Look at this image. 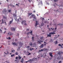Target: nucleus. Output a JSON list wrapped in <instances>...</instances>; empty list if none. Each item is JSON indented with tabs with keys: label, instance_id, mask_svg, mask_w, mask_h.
<instances>
[{
	"label": "nucleus",
	"instance_id": "f257e3e1",
	"mask_svg": "<svg viewBox=\"0 0 63 63\" xmlns=\"http://www.w3.org/2000/svg\"><path fill=\"white\" fill-rule=\"evenodd\" d=\"M43 42L42 41H41V40H40L39 39L38 40L37 43H38V44H41V43H43Z\"/></svg>",
	"mask_w": 63,
	"mask_h": 63
},
{
	"label": "nucleus",
	"instance_id": "f03ea898",
	"mask_svg": "<svg viewBox=\"0 0 63 63\" xmlns=\"http://www.w3.org/2000/svg\"><path fill=\"white\" fill-rule=\"evenodd\" d=\"M58 25H59L60 26L61 28H63V24L59 23V24H58L57 25V26H58Z\"/></svg>",
	"mask_w": 63,
	"mask_h": 63
},
{
	"label": "nucleus",
	"instance_id": "7ed1b4c3",
	"mask_svg": "<svg viewBox=\"0 0 63 63\" xmlns=\"http://www.w3.org/2000/svg\"><path fill=\"white\" fill-rule=\"evenodd\" d=\"M12 44L13 45H15L16 46H17L18 45V43H16L15 42H12Z\"/></svg>",
	"mask_w": 63,
	"mask_h": 63
},
{
	"label": "nucleus",
	"instance_id": "20e7f679",
	"mask_svg": "<svg viewBox=\"0 0 63 63\" xmlns=\"http://www.w3.org/2000/svg\"><path fill=\"white\" fill-rule=\"evenodd\" d=\"M16 28L13 27H11V30L12 31H15L16 30Z\"/></svg>",
	"mask_w": 63,
	"mask_h": 63
},
{
	"label": "nucleus",
	"instance_id": "39448f33",
	"mask_svg": "<svg viewBox=\"0 0 63 63\" xmlns=\"http://www.w3.org/2000/svg\"><path fill=\"white\" fill-rule=\"evenodd\" d=\"M7 12V11L6 9H4V10L2 11L3 13L4 14H5L6 13V12Z\"/></svg>",
	"mask_w": 63,
	"mask_h": 63
},
{
	"label": "nucleus",
	"instance_id": "423d86ee",
	"mask_svg": "<svg viewBox=\"0 0 63 63\" xmlns=\"http://www.w3.org/2000/svg\"><path fill=\"white\" fill-rule=\"evenodd\" d=\"M19 45L21 47V46H22V45H23V44L21 43V42H19Z\"/></svg>",
	"mask_w": 63,
	"mask_h": 63
},
{
	"label": "nucleus",
	"instance_id": "0eeeda50",
	"mask_svg": "<svg viewBox=\"0 0 63 63\" xmlns=\"http://www.w3.org/2000/svg\"><path fill=\"white\" fill-rule=\"evenodd\" d=\"M44 18H43L42 19V23H41V25L42 26H43L44 25V23H43V20H44Z\"/></svg>",
	"mask_w": 63,
	"mask_h": 63
},
{
	"label": "nucleus",
	"instance_id": "6e6552de",
	"mask_svg": "<svg viewBox=\"0 0 63 63\" xmlns=\"http://www.w3.org/2000/svg\"><path fill=\"white\" fill-rule=\"evenodd\" d=\"M31 31V32H28L27 33L28 35V34H29V33H31V34L32 35V31Z\"/></svg>",
	"mask_w": 63,
	"mask_h": 63
},
{
	"label": "nucleus",
	"instance_id": "1a4fd4ad",
	"mask_svg": "<svg viewBox=\"0 0 63 63\" xmlns=\"http://www.w3.org/2000/svg\"><path fill=\"white\" fill-rule=\"evenodd\" d=\"M13 18L12 20L11 21H10L9 22V24H11L12 22H13Z\"/></svg>",
	"mask_w": 63,
	"mask_h": 63
},
{
	"label": "nucleus",
	"instance_id": "9d476101",
	"mask_svg": "<svg viewBox=\"0 0 63 63\" xmlns=\"http://www.w3.org/2000/svg\"><path fill=\"white\" fill-rule=\"evenodd\" d=\"M7 34H8L9 35H12V34L11 32H9L8 33H7Z\"/></svg>",
	"mask_w": 63,
	"mask_h": 63
},
{
	"label": "nucleus",
	"instance_id": "9b49d317",
	"mask_svg": "<svg viewBox=\"0 0 63 63\" xmlns=\"http://www.w3.org/2000/svg\"><path fill=\"white\" fill-rule=\"evenodd\" d=\"M51 34L50 33V32L49 33V34H47V37H51V35L50 34Z\"/></svg>",
	"mask_w": 63,
	"mask_h": 63
},
{
	"label": "nucleus",
	"instance_id": "f8f14e48",
	"mask_svg": "<svg viewBox=\"0 0 63 63\" xmlns=\"http://www.w3.org/2000/svg\"><path fill=\"white\" fill-rule=\"evenodd\" d=\"M48 30H49V31L51 30H52L53 31L54 30V28H53L52 29V28H51V30H50V28H48Z\"/></svg>",
	"mask_w": 63,
	"mask_h": 63
},
{
	"label": "nucleus",
	"instance_id": "ddd939ff",
	"mask_svg": "<svg viewBox=\"0 0 63 63\" xmlns=\"http://www.w3.org/2000/svg\"><path fill=\"white\" fill-rule=\"evenodd\" d=\"M25 22H26V21L25 20H24L22 21V22H21V23L22 24H23L24 23H25Z\"/></svg>",
	"mask_w": 63,
	"mask_h": 63
},
{
	"label": "nucleus",
	"instance_id": "4468645a",
	"mask_svg": "<svg viewBox=\"0 0 63 63\" xmlns=\"http://www.w3.org/2000/svg\"><path fill=\"white\" fill-rule=\"evenodd\" d=\"M44 47V44H42V45L40 47V48H42L43 47Z\"/></svg>",
	"mask_w": 63,
	"mask_h": 63
},
{
	"label": "nucleus",
	"instance_id": "2eb2a0df",
	"mask_svg": "<svg viewBox=\"0 0 63 63\" xmlns=\"http://www.w3.org/2000/svg\"><path fill=\"white\" fill-rule=\"evenodd\" d=\"M49 54L50 56H51V57H53V56L52 55V54L51 53H49Z\"/></svg>",
	"mask_w": 63,
	"mask_h": 63
},
{
	"label": "nucleus",
	"instance_id": "dca6fc26",
	"mask_svg": "<svg viewBox=\"0 0 63 63\" xmlns=\"http://www.w3.org/2000/svg\"><path fill=\"white\" fill-rule=\"evenodd\" d=\"M13 16H14V17H17V16L15 14H13Z\"/></svg>",
	"mask_w": 63,
	"mask_h": 63
},
{
	"label": "nucleus",
	"instance_id": "f3484780",
	"mask_svg": "<svg viewBox=\"0 0 63 63\" xmlns=\"http://www.w3.org/2000/svg\"><path fill=\"white\" fill-rule=\"evenodd\" d=\"M32 45L33 46V47H35L36 46V43H33V44H32Z\"/></svg>",
	"mask_w": 63,
	"mask_h": 63
},
{
	"label": "nucleus",
	"instance_id": "a211bd4d",
	"mask_svg": "<svg viewBox=\"0 0 63 63\" xmlns=\"http://www.w3.org/2000/svg\"><path fill=\"white\" fill-rule=\"evenodd\" d=\"M38 22L37 21H36V23L35 24V27H36L37 26V25H38Z\"/></svg>",
	"mask_w": 63,
	"mask_h": 63
},
{
	"label": "nucleus",
	"instance_id": "6ab92c4d",
	"mask_svg": "<svg viewBox=\"0 0 63 63\" xmlns=\"http://www.w3.org/2000/svg\"><path fill=\"white\" fill-rule=\"evenodd\" d=\"M32 13H28V16H30V15H32Z\"/></svg>",
	"mask_w": 63,
	"mask_h": 63
},
{
	"label": "nucleus",
	"instance_id": "aec40b11",
	"mask_svg": "<svg viewBox=\"0 0 63 63\" xmlns=\"http://www.w3.org/2000/svg\"><path fill=\"white\" fill-rule=\"evenodd\" d=\"M3 20H4L3 19H2L1 20L2 22L1 23V24H2L4 23Z\"/></svg>",
	"mask_w": 63,
	"mask_h": 63
},
{
	"label": "nucleus",
	"instance_id": "412c9836",
	"mask_svg": "<svg viewBox=\"0 0 63 63\" xmlns=\"http://www.w3.org/2000/svg\"><path fill=\"white\" fill-rule=\"evenodd\" d=\"M29 45L31 46H32L33 44H32V42H31L29 43Z\"/></svg>",
	"mask_w": 63,
	"mask_h": 63
},
{
	"label": "nucleus",
	"instance_id": "4be33fe9",
	"mask_svg": "<svg viewBox=\"0 0 63 63\" xmlns=\"http://www.w3.org/2000/svg\"><path fill=\"white\" fill-rule=\"evenodd\" d=\"M61 59V57H58V58H57V59H58L59 60H60Z\"/></svg>",
	"mask_w": 63,
	"mask_h": 63
},
{
	"label": "nucleus",
	"instance_id": "5701e85b",
	"mask_svg": "<svg viewBox=\"0 0 63 63\" xmlns=\"http://www.w3.org/2000/svg\"><path fill=\"white\" fill-rule=\"evenodd\" d=\"M3 18L4 19H6L7 18V17L6 16H3Z\"/></svg>",
	"mask_w": 63,
	"mask_h": 63
},
{
	"label": "nucleus",
	"instance_id": "b1692460",
	"mask_svg": "<svg viewBox=\"0 0 63 63\" xmlns=\"http://www.w3.org/2000/svg\"><path fill=\"white\" fill-rule=\"evenodd\" d=\"M31 60L30 59V60H28V61H26V63H27L29 62H31Z\"/></svg>",
	"mask_w": 63,
	"mask_h": 63
},
{
	"label": "nucleus",
	"instance_id": "393cba45",
	"mask_svg": "<svg viewBox=\"0 0 63 63\" xmlns=\"http://www.w3.org/2000/svg\"><path fill=\"white\" fill-rule=\"evenodd\" d=\"M54 44H56L58 43L57 41H56L55 42H54Z\"/></svg>",
	"mask_w": 63,
	"mask_h": 63
},
{
	"label": "nucleus",
	"instance_id": "a878e982",
	"mask_svg": "<svg viewBox=\"0 0 63 63\" xmlns=\"http://www.w3.org/2000/svg\"><path fill=\"white\" fill-rule=\"evenodd\" d=\"M18 57L19 58V59H21V57H20V56L19 55H18Z\"/></svg>",
	"mask_w": 63,
	"mask_h": 63
},
{
	"label": "nucleus",
	"instance_id": "bb28decb",
	"mask_svg": "<svg viewBox=\"0 0 63 63\" xmlns=\"http://www.w3.org/2000/svg\"><path fill=\"white\" fill-rule=\"evenodd\" d=\"M43 51V49H41V50H39V52H40L41 51Z\"/></svg>",
	"mask_w": 63,
	"mask_h": 63
},
{
	"label": "nucleus",
	"instance_id": "cd10ccee",
	"mask_svg": "<svg viewBox=\"0 0 63 63\" xmlns=\"http://www.w3.org/2000/svg\"><path fill=\"white\" fill-rule=\"evenodd\" d=\"M31 16H32V17H34V16H35V15H34V14H32Z\"/></svg>",
	"mask_w": 63,
	"mask_h": 63
},
{
	"label": "nucleus",
	"instance_id": "c85d7f7f",
	"mask_svg": "<svg viewBox=\"0 0 63 63\" xmlns=\"http://www.w3.org/2000/svg\"><path fill=\"white\" fill-rule=\"evenodd\" d=\"M15 54L16 55H18V53H17V52H16Z\"/></svg>",
	"mask_w": 63,
	"mask_h": 63
},
{
	"label": "nucleus",
	"instance_id": "c756f323",
	"mask_svg": "<svg viewBox=\"0 0 63 63\" xmlns=\"http://www.w3.org/2000/svg\"><path fill=\"white\" fill-rule=\"evenodd\" d=\"M58 0H54V1L55 2H56L57 1H58Z\"/></svg>",
	"mask_w": 63,
	"mask_h": 63
},
{
	"label": "nucleus",
	"instance_id": "7c9ffc66",
	"mask_svg": "<svg viewBox=\"0 0 63 63\" xmlns=\"http://www.w3.org/2000/svg\"><path fill=\"white\" fill-rule=\"evenodd\" d=\"M7 39H11V38L10 37H9L8 38H7Z\"/></svg>",
	"mask_w": 63,
	"mask_h": 63
},
{
	"label": "nucleus",
	"instance_id": "2f4dec72",
	"mask_svg": "<svg viewBox=\"0 0 63 63\" xmlns=\"http://www.w3.org/2000/svg\"><path fill=\"white\" fill-rule=\"evenodd\" d=\"M15 56V55L14 54L13 55H11V57H13V56Z\"/></svg>",
	"mask_w": 63,
	"mask_h": 63
},
{
	"label": "nucleus",
	"instance_id": "473e14b6",
	"mask_svg": "<svg viewBox=\"0 0 63 63\" xmlns=\"http://www.w3.org/2000/svg\"><path fill=\"white\" fill-rule=\"evenodd\" d=\"M34 37H32V41H34Z\"/></svg>",
	"mask_w": 63,
	"mask_h": 63
},
{
	"label": "nucleus",
	"instance_id": "72a5a7b5",
	"mask_svg": "<svg viewBox=\"0 0 63 63\" xmlns=\"http://www.w3.org/2000/svg\"><path fill=\"white\" fill-rule=\"evenodd\" d=\"M11 6L12 7H15V6L13 5H11Z\"/></svg>",
	"mask_w": 63,
	"mask_h": 63
},
{
	"label": "nucleus",
	"instance_id": "f704fd0d",
	"mask_svg": "<svg viewBox=\"0 0 63 63\" xmlns=\"http://www.w3.org/2000/svg\"><path fill=\"white\" fill-rule=\"evenodd\" d=\"M43 37H41L40 38V39H41V40L42 39H43Z\"/></svg>",
	"mask_w": 63,
	"mask_h": 63
},
{
	"label": "nucleus",
	"instance_id": "c9c22d12",
	"mask_svg": "<svg viewBox=\"0 0 63 63\" xmlns=\"http://www.w3.org/2000/svg\"><path fill=\"white\" fill-rule=\"evenodd\" d=\"M50 34H54V32H50Z\"/></svg>",
	"mask_w": 63,
	"mask_h": 63
},
{
	"label": "nucleus",
	"instance_id": "e433bc0d",
	"mask_svg": "<svg viewBox=\"0 0 63 63\" xmlns=\"http://www.w3.org/2000/svg\"><path fill=\"white\" fill-rule=\"evenodd\" d=\"M53 25H55V26H56V24L55 23V24H53Z\"/></svg>",
	"mask_w": 63,
	"mask_h": 63
},
{
	"label": "nucleus",
	"instance_id": "4c0bfd02",
	"mask_svg": "<svg viewBox=\"0 0 63 63\" xmlns=\"http://www.w3.org/2000/svg\"><path fill=\"white\" fill-rule=\"evenodd\" d=\"M26 22H25V23L24 24V25L25 26H26L27 25V24H26Z\"/></svg>",
	"mask_w": 63,
	"mask_h": 63
},
{
	"label": "nucleus",
	"instance_id": "58836bf2",
	"mask_svg": "<svg viewBox=\"0 0 63 63\" xmlns=\"http://www.w3.org/2000/svg\"><path fill=\"white\" fill-rule=\"evenodd\" d=\"M26 47L27 48H29V47H30V46H28L27 47Z\"/></svg>",
	"mask_w": 63,
	"mask_h": 63
},
{
	"label": "nucleus",
	"instance_id": "ea45409f",
	"mask_svg": "<svg viewBox=\"0 0 63 63\" xmlns=\"http://www.w3.org/2000/svg\"><path fill=\"white\" fill-rule=\"evenodd\" d=\"M19 58V57H16V58L15 59H18V58Z\"/></svg>",
	"mask_w": 63,
	"mask_h": 63
},
{
	"label": "nucleus",
	"instance_id": "a19ab883",
	"mask_svg": "<svg viewBox=\"0 0 63 63\" xmlns=\"http://www.w3.org/2000/svg\"><path fill=\"white\" fill-rule=\"evenodd\" d=\"M33 18L34 19H35L36 20V16H34V17H33Z\"/></svg>",
	"mask_w": 63,
	"mask_h": 63
},
{
	"label": "nucleus",
	"instance_id": "79ce46f5",
	"mask_svg": "<svg viewBox=\"0 0 63 63\" xmlns=\"http://www.w3.org/2000/svg\"><path fill=\"white\" fill-rule=\"evenodd\" d=\"M32 17H33L32 16H30V19H31V18H32Z\"/></svg>",
	"mask_w": 63,
	"mask_h": 63
},
{
	"label": "nucleus",
	"instance_id": "37998d69",
	"mask_svg": "<svg viewBox=\"0 0 63 63\" xmlns=\"http://www.w3.org/2000/svg\"><path fill=\"white\" fill-rule=\"evenodd\" d=\"M23 60H21V61H20V62H22V63H23Z\"/></svg>",
	"mask_w": 63,
	"mask_h": 63
},
{
	"label": "nucleus",
	"instance_id": "c03bdc74",
	"mask_svg": "<svg viewBox=\"0 0 63 63\" xmlns=\"http://www.w3.org/2000/svg\"><path fill=\"white\" fill-rule=\"evenodd\" d=\"M28 54H28V55H29L31 54V53H29Z\"/></svg>",
	"mask_w": 63,
	"mask_h": 63
},
{
	"label": "nucleus",
	"instance_id": "a18cd8bd",
	"mask_svg": "<svg viewBox=\"0 0 63 63\" xmlns=\"http://www.w3.org/2000/svg\"><path fill=\"white\" fill-rule=\"evenodd\" d=\"M26 31H29V29H27Z\"/></svg>",
	"mask_w": 63,
	"mask_h": 63
},
{
	"label": "nucleus",
	"instance_id": "49530a36",
	"mask_svg": "<svg viewBox=\"0 0 63 63\" xmlns=\"http://www.w3.org/2000/svg\"><path fill=\"white\" fill-rule=\"evenodd\" d=\"M58 46H62V45L60 44H59L58 45Z\"/></svg>",
	"mask_w": 63,
	"mask_h": 63
},
{
	"label": "nucleus",
	"instance_id": "de8ad7c7",
	"mask_svg": "<svg viewBox=\"0 0 63 63\" xmlns=\"http://www.w3.org/2000/svg\"><path fill=\"white\" fill-rule=\"evenodd\" d=\"M0 31L1 32H2V30L1 29H0Z\"/></svg>",
	"mask_w": 63,
	"mask_h": 63
},
{
	"label": "nucleus",
	"instance_id": "09e8293b",
	"mask_svg": "<svg viewBox=\"0 0 63 63\" xmlns=\"http://www.w3.org/2000/svg\"><path fill=\"white\" fill-rule=\"evenodd\" d=\"M30 50L31 51H32V48L30 47Z\"/></svg>",
	"mask_w": 63,
	"mask_h": 63
},
{
	"label": "nucleus",
	"instance_id": "8fccbe9b",
	"mask_svg": "<svg viewBox=\"0 0 63 63\" xmlns=\"http://www.w3.org/2000/svg\"><path fill=\"white\" fill-rule=\"evenodd\" d=\"M6 31H5L3 32V33L4 34H5L6 33Z\"/></svg>",
	"mask_w": 63,
	"mask_h": 63
},
{
	"label": "nucleus",
	"instance_id": "3c124183",
	"mask_svg": "<svg viewBox=\"0 0 63 63\" xmlns=\"http://www.w3.org/2000/svg\"><path fill=\"white\" fill-rule=\"evenodd\" d=\"M58 54H59V55H60V54H61L60 52L58 53Z\"/></svg>",
	"mask_w": 63,
	"mask_h": 63
},
{
	"label": "nucleus",
	"instance_id": "603ef678",
	"mask_svg": "<svg viewBox=\"0 0 63 63\" xmlns=\"http://www.w3.org/2000/svg\"><path fill=\"white\" fill-rule=\"evenodd\" d=\"M44 23H47V21H44Z\"/></svg>",
	"mask_w": 63,
	"mask_h": 63
},
{
	"label": "nucleus",
	"instance_id": "864d4df0",
	"mask_svg": "<svg viewBox=\"0 0 63 63\" xmlns=\"http://www.w3.org/2000/svg\"><path fill=\"white\" fill-rule=\"evenodd\" d=\"M56 31V30H55L54 31H53V32H55Z\"/></svg>",
	"mask_w": 63,
	"mask_h": 63
},
{
	"label": "nucleus",
	"instance_id": "5fc2aeb1",
	"mask_svg": "<svg viewBox=\"0 0 63 63\" xmlns=\"http://www.w3.org/2000/svg\"><path fill=\"white\" fill-rule=\"evenodd\" d=\"M11 11V10H8V12H10Z\"/></svg>",
	"mask_w": 63,
	"mask_h": 63
},
{
	"label": "nucleus",
	"instance_id": "6e6d98bb",
	"mask_svg": "<svg viewBox=\"0 0 63 63\" xmlns=\"http://www.w3.org/2000/svg\"><path fill=\"white\" fill-rule=\"evenodd\" d=\"M61 62H62V61H59L58 63H62Z\"/></svg>",
	"mask_w": 63,
	"mask_h": 63
},
{
	"label": "nucleus",
	"instance_id": "4d7b16f0",
	"mask_svg": "<svg viewBox=\"0 0 63 63\" xmlns=\"http://www.w3.org/2000/svg\"><path fill=\"white\" fill-rule=\"evenodd\" d=\"M15 41H17V39H15Z\"/></svg>",
	"mask_w": 63,
	"mask_h": 63
},
{
	"label": "nucleus",
	"instance_id": "13d9d810",
	"mask_svg": "<svg viewBox=\"0 0 63 63\" xmlns=\"http://www.w3.org/2000/svg\"><path fill=\"white\" fill-rule=\"evenodd\" d=\"M46 55H45V56H43V57L45 58Z\"/></svg>",
	"mask_w": 63,
	"mask_h": 63
},
{
	"label": "nucleus",
	"instance_id": "bf43d9fd",
	"mask_svg": "<svg viewBox=\"0 0 63 63\" xmlns=\"http://www.w3.org/2000/svg\"><path fill=\"white\" fill-rule=\"evenodd\" d=\"M57 29V27H56L55 28V30H56Z\"/></svg>",
	"mask_w": 63,
	"mask_h": 63
},
{
	"label": "nucleus",
	"instance_id": "052dcab7",
	"mask_svg": "<svg viewBox=\"0 0 63 63\" xmlns=\"http://www.w3.org/2000/svg\"><path fill=\"white\" fill-rule=\"evenodd\" d=\"M13 52H14H14H15V50H13Z\"/></svg>",
	"mask_w": 63,
	"mask_h": 63
},
{
	"label": "nucleus",
	"instance_id": "680f3d73",
	"mask_svg": "<svg viewBox=\"0 0 63 63\" xmlns=\"http://www.w3.org/2000/svg\"><path fill=\"white\" fill-rule=\"evenodd\" d=\"M6 53V52H4V54H5L6 55H7V54L6 53Z\"/></svg>",
	"mask_w": 63,
	"mask_h": 63
},
{
	"label": "nucleus",
	"instance_id": "e2e57ef3",
	"mask_svg": "<svg viewBox=\"0 0 63 63\" xmlns=\"http://www.w3.org/2000/svg\"><path fill=\"white\" fill-rule=\"evenodd\" d=\"M12 52H13V50H12Z\"/></svg>",
	"mask_w": 63,
	"mask_h": 63
},
{
	"label": "nucleus",
	"instance_id": "0e129e2a",
	"mask_svg": "<svg viewBox=\"0 0 63 63\" xmlns=\"http://www.w3.org/2000/svg\"><path fill=\"white\" fill-rule=\"evenodd\" d=\"M33 12L34 13H35V11H34Z\"/></svg>",
	"mask_w": 63,
	"mask_h": 63
},
{
	"label": "nucleus",
	"instance_id": "69168bd1",
	"mask_svg": "<svg viewBox=\"0 0 63 63\" xmlns=\"http://www.w3.org/2000/svg\"><path fill=\"white\" fill-rule=\"evenodd\" d=\"M61 47L62 48H63V47H62V46H61Z\"/></svg>",
	"mask_w": 63,
	"mask_h": 63
},
{
	"label": "nucleus",
	"instance_id": "338daca9",
	"mask_svg": "<svg viewBox=\"0 0 63 63\" xmlns=\"http://www.w3.org/2000/svg\"><path fill=\"white\" fill-rule=\"evenodd\" d=\"M52 59V58H50V60H51Z\"/></svg>",
	"mask_w": 63,
	"mask_h": 63
},
{
	"label": "nucleus",
	"instance_id": "774afa93",
	"mask_svg": "<svg viewBox=\"0 0 63 63\" xmlns=\"http://www.w3.org/2000/svg\"><path fill=\"white\" fill-rule=\"evenodd\" d=\"M50 25H52V24L51 23H50Z\"/></svg>",
	"mask_w": 63,
	"mask_h": 63
}]
</instances>
